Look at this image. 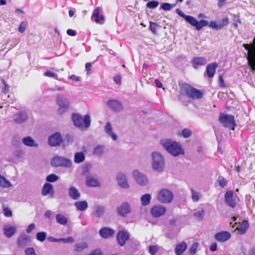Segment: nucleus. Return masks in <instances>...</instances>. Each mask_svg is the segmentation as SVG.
<instances>
[{
	"label": "nucleus",
	"mask_w": 255,
	"mask_h": 255,
	"mask_svg": "<svg viewBox=\"0 0 255 255\" xmlns=\"http://www.w3.org/2000/svg\"><path fill=\"white\" fill-rule=\"evenodd\" d=\"M176 12L179 16L183 18L191 26H194L197 31L201 30L203 27L207 26H209L210 27L216 30H219L223 28L224 26L227 25L229 23L228 18L227 17L221 19L220 21L218 22V23H217L214 21H211L209 23L208 21L204 19L198 21L193 16L185 14L179 8L176 9Z\"/></svg>",
	"instance_id": "obj_1"
},
{
	"label": "nucleus",
	"mask_w": 255,
	"mask_h": 255,
	"mask_svg": "<svg viewBox=\"0 0 255 255\" xmlns=\"http://www.w3.org/2000/svg\"><path fill=\"white\" fill-rule=\"evenodd\" d=\"M161 144L167 152L173 156L176 157L184 154V150L180 144L171 139L161 140Z\"/></svg>",
	"instance_id": "obj_2"
},
{
	"label": "nucleus",
	"mask_w": 255,
	"mask_h": 255,
	"mask_svg": "<svg viewBox=\"0 0 255 255\" xmlns=\"http://www.w3.org/2000/svg\"><path fill=\"white\" fill-rule=\"evenodd\" d=\"M74 125L81 130H86L91 125V117L89 114H86L84 118L77 113H73L71 117Z\"/></svg>",
	"instance_id": "obj_3"
},
{
	"label": "nucleus",
	"mask_w": 255,
	"mask_h": 255,
	"mask_svg": "<svg viewBox=\"0 0 255 255\" xmlns=\"http://www.w3.org/2000/svg\"><path fill=\"white\" fill-rule=\"evenodd\" d=\"M181 93L192 99H200L203 97V93L188 84H183L181 87Z\"/></svg>",
	"instance_id": "obj_4"
},
{
	"label": "nucleus",
	"mask_w": 255,
	"mask_h": 255,
	"mask_svg": "<svg viewBox=\"0 0 255 255\" xmlns=\"http://www.w3.org/2000/svg\"><path fill=\"white\" fill-rule=\"evenodd\" d=\"M218 121L224 127L230 129L234 130L237 126L235 117L233 115L220 113Z\"/></svg>",
	"instance_id": "obj_5"
},
{
	"label": "nucleus",
	"mask_w": 255,
	"mask_h": 255,
	"mask_svg": "<svg viewBox=\"0 0 255 255\" xmlns=\"http://www.w3.org/2000/svg\"><path fill=\"white\" fill-rule=\"evenodd\" d=\"M56 103L58 106L57 113L61 115L68 112L70 107V102L68 99L61 94L56 96Z\"/></svg>",
	"instance_id": "obj_6"
},
{
	"label": "nucleus",
	"mask_w": 255,
	"mask_h": 255,
	"mask_svg": "<svg viewBox=\"0 0 255 255\" xmlns=\"http://www.w3.org/2000/svg\"><path fill=\"white\" fill-rule=\"evenodd\" d=\"M152 168L158 172L162 171L164 169V158L161 154L157 152H153L152 153Z\"/></svg>",
	"instance_id": "obj_7"
},
{
	"label": "nucleus",
	"mask_w": 255,
	"mask_h": 255,
	"mask_svg": "<svg viewBox=\"0 0 255 255\" xmlns=\"http://www.w3.org/2000/svg\"><path fill=\"white\" fill-rule=\"evenodd\" d=\"M51 163L52 166L55 167L61 166L69 168L72 165V162L69 159L60 156L53 157Z\"/></svg>",
	"instance_id": "obj_8"
},
{
	"label": "nucleus",
	"mask_w": 255,
	"mask_h": 255,
	"mask_svg": "<svg viewBox=\"0 0 255 255\" xmlns=\"http://www.w3.org/2000/svg\"><path fill=\"white\" fill-rule=\"evenodd\" d=\"M173 193L168 189H162L158 193L157 199L163 203H169L173 199Z\"/></svg>",
	"instance_id": "obj_9"
},
{
	"label": "nucleus",
	"mask_w": 255,
	"mask_h": 255,
	"mask_svg": "<svg viewBox=\"0 0 255 255\" xmlns=\"http://www.w3.org/2000/svg\"><path fill=\"white\" fill-rule=\"evenodd\" d=\"M62 140L61 133L56 132L49 136L48 144L52 147H55L60 145Z\"/></svg>",
	"instance_id": "obj_10"
},
{
	"label": "nucleus",
	"mask_w": 255,
	"mask_h": 255,
	"mask_svg": "<svg viewBox=\"0 0 255 255\" xmlns=\"http://www.w3.org/2000/svg\"><path fill=\"white\" fill-rule=\"evenodd\" d=\"M166 209L162 205H154L150 209L151 215L154 218H159L165 214Z\"/></svg>",
	"instance_id": "obj_11"
},
{
	"label": "nucleus",
	"mask_w": 255,
	"mask_h": 255,
	"mask_svg": "<svg viewBox=\"0 0 255 255\" xmlns=\"http://www.w3.org/2000/svg\"><path fill=\"white\" fill-rule=\"evenodd\" d=\"M131 212V208L129 203L125 202L117 208V214L119 216L126 217Z\"/></svg>",
	"instance_id": "obj_12"
},
{
	"label": "nucleus",
	"mask_w": 255,
	"mask_h": 255,
	"mask_svg": "<svg viewBox=\"0 0 255 255\" xmlns=\"http://www.w3.org/2000/svg\"><path fill=\"white\" fill-rule=\"evenodd\" d=\"M30 242V237L24 233L21 234L17 240V246L20 248H23L29 245Z\"/></svg>",
	"instance_id": "obj_13"
},
{
	"label": "nucleus",
	"mask_w": 255,
	"mask_h": 255,
	"mask_svg": "<svg viewBox=\"0 0 255 255\" xmlns=\"http://www.w3.org/2000/svg\"><path fill=\"white\" fill-rule=\"evenodd\" d=\"M107 106L114 112H120L124 109L122 103L117 100L111 99L107 102Z\"/></svg>",
	"instance_id": "obj_14"
},
{
	"label": "nucleus",
	"mask_w": 255,
	"mask_h": 255,
	"mask_svg": "<svg viewBox=\"0 0 255 255\" xmlns=\"http://www.w3.org/2000/svg\"><path fill=\"white\" fill-rule=\"evenodd\" d=\"M132 175L134 179L139 185L144 186L147 184L148 180L144 174L135 170L133 171Z\"/></svg>",
	"instance_id": "obj_15"
},
{
	"label": "nucleus",
	"mask_w": 255,
	"mask_h": 255,
	"mask_svg": "<svg viewBox=\"0 0 255 255\" xmlns=\"http://www.w3.org/2000/svg\"><path fill=\"white\" fill-rule=\"evenodd\" d=\"M218 67V63L213 62L208 64L206 66L204 75L208 78H212L214 76L216 69Z\"/></svg>",
	"instance_id": "obj_16"
},
{
	"label": "nucleus",
	"mask_w": 255,
	"mask_h": 255,
	"mask_svg": "<svg viewBox=\"0 0 255 255\" xmlns=\"http://www.w3.org/2000/svg\"><path fill=\"white\" fill-rule=\"evenodd\" d=\"M129 238L128 233L126 231H120L117 235L118 243L121 246H124Z\"/></svg>",
	"instance_id": "obj_17"
},
{
	"label": "nucleus",
	"mask_w": 255,
	"mask_h": 255,
	"mask_svg": "<svg viewBox=\"0 0 255 255\" xmlns=\"http://www.w3.org/2000/svg\"><path fill=\"white\" fill-rule=\"evenodd\" d=\"M28 118L27 112L20 111L14 115L13 119L14 122L16 124H22L25 122Z\"/></svg>",
	"instance_id": "obj_18"
},
{
	"label": "nucleus",
	"mask_w": 255,
	"mask_h": 255,
	"mask_svg": "<svg viewBox=\"0 0 255 255\" xmlns=\"http://www.w3.org/2000/svg\"><path fill=\"white\" fill-rule=\"evenodd\" d=\"M106 211L105 206L101 205H97L93 207L92 215L97 218H101Z\"/></svg>",
	"instance_id": "obj_19"
},
{
	"label": "nucleus",
	"mask_w": 255,
	"mask_h": 255,
	"mask_svg": "<svg viewBox=\"0 0 255 255\" xmlns=\"http://www.w3.org/2000/svg\"><path fill=\"white\" fill-rule=\"evenodd\" d=\"M231 234L227 231H221L215 235V239L219 242H225L231 238Z\"/></svg>",
	"instance_id": "obj_20"
},
{
	"label": "nucleus",
	"mask_w": 255,
	"mask_h": 255,
	"mask_svg": "<svg viewBox=\"0 0 255 255\" xmlns=\"http://www.w3.org/2000/svg\"><path fill=\"white\" fill-rule=\"evenodd\" d=\"M234 192L228 191L225 195V201L226 204L230 207L234 208L236 205L235 201L233 199Z\"/></svg>",
	"instance_id": "obj_21"
},
{
	"label": "nucleus",
	"mask_w": 255,
	"mask_h": 255,
	"mask_svg": "<svg viewBox=\"0 0 255 255\" xmlns=\"http://www.w3.org/2000/svg\"><path fill=\"white\" fill-rule=\"evenodd\" d=\"M248 63L252 72H255V47L252 48L249 56L247 57Z\"/></svg>",
	"instance_id": "obj_22"
},
{
	"label": "nucleus",
	"mask_w": 255,
	"mask_h": 255,
	"mask_svg": "<svg viewBox=\"0 0 255 255\" xmlns=\"http://www.w3.org/2000/svg\"><path fill=\"white\" fill-rule=\"evenodd\" d=\"M117 180L119 185L121 187L125 189L128 188L129 185L127 179L124 174L122 173H118L117 175Z\"/></svg>",
	"instance_id": "obj_23"
},
{
	"label": "nucleus",
	"mask_w": 255,
	"mask_h": 255,
	"mask_svg": "<svg viewBox=\"0 0 255 255\" xmlns=\"http://www.w3.org/2000/svg\"><path fill=\"white\" fill-rule=\"evenodd\" d=\"M207 63L206 58L203 57H193L191 61L193 67L197 69L198 66H203Z\"/></svg>",
	"instance_id": "obj_24"
},
{
	"label": "nucleus",
	"mask_w": 255,
	"mask_h": 255,
	"mask_svg": "<svg viewBox=\"0 0 255 255\" xmlns=\"http://www.w3.org/2000/svg\"><path fill=\"white\" fill-rule=\"evenodd\" d=\"M91 18L97 23H103L104 22V17L103 15L100 14L99 7H97L94 10Z\"/></svg>",
	"instance_id": "obj_25"
},
{
	"label": "nucleus",
	"mask_w": 255,
	"mask_h": 255,
	"mask_svg": "<svg viewBox=\"0 0 255 255\" xmlns=\"http://www.w3.org/2000/svg\"><path fill=\"white\" fill-rule=\"evenodd\" d=\"M187 248V243L183 241L176 245L174 249V252L176 255H182Z\"/></svg>",
	"instance_id": "obj_26"
},
{
	"label": "nucleus",
	"mask_w": 255,
	"mask_h": 255,
	"mask_svg": "<svg viewBox=\"0 0 255 255\" xmlns=\"http://www.w3.org/2000/svg\"><path fill=\"white\" fill-rule=\"evenodd\" d=\"M114 231L109 227H104L99 231L100 235L104 239L112 236L114 234Z\"/></svg>",
	"instance_id": "obj_27"
},
{
	"label": "nucleus",
	"mask_w": 255,
	"mask_h": 255,
	"mask_svg": "<svg viewBox=\"0 0 255 255\" xmlns=\"http://www.w3.org/2000/svg\"><path fill=\"white\" fill-rule=\"evenodd\" d=\"M68 195L71 199L74 200H78L81 196L80 193L75 187H70L69 188Z\"/></svg>",
	"instance_id": "obj_28"
},
{
	"label": "nucleus",
	"mask_w": 255,
	"mask_h": 255,
	"mask_svg": "<svg viewBox=\"0 0 255 255\" xmlns=\"http://www.w3.org/2000/svg\"><path fill=\"white\" fill-rule=\"evenodd\" d=\"M53 193L54 189L52 185L49 183H45L42 187V195L46 196L48 194H52Z\"/></svg>",
	"instance_id": "obj_29"
},
{
	"label": "nucleus",
	"mask_w": 255,
	"mask_h": 255,
	"mask_svg": "<svg viewBox=\"0 0 255 255\" xmlns=\"http://www.w3.org/2000/svg\"><path fill=\"white\" fill-rule=\"evenodd\" d=\"M105 131L106 133L110 136L114 140H116L117 139V135L116 133L113 132V129L112 125L110 122L107 123L105 127Z\"/></svg>",
	"instance_id": "obj_30"
},
{
	"label": "nucleus",
	"mask_w": 255,
	"mask_h": 255,
	"mask_svg": "<svg viewBox=\"0 0 255 255\" xmlns=\"http://www.w3.org/2000/svg\"><path fill=\"white\" fill-rule=\"evenodd\" d=\"M23 143L29 147H37L38 144L35 142V140L30 136H26L22 138Z\"/></svg>",
	"instance_id": "obj_31"
},
{
	"label": "nucleus",
	"mask_w": 255,
	"mask_h": 255,
	"mask_svg": "<svg viewBox=\"0 0 255 255\" xmlns=\"http://www.w3.org/2000/svg\"><path fill=\"white\" fill-rule=\"evenodd\" d=\"M249 227V224L248 221L247 220H243L241 224L236 228V229L240 232L241 235H243L246 233Z\"/></svg>",
	"instance_id": "obj_32"
},
{
	"label": "nucleus",
	"mask_w": 255,
	"mask_h": 255,
	"mask_svg": "<svg viewBox=\"0 0 255 255\" xmlns=\"http://www.w3.org/2000/svg\"><path fill=\"white\" fill-rule=\"evenodd\" d=\"M86 184L88 187H96L100 186L99 181L93 177H88L86 181Z\"/></svg>",
	"instance_id": "obj_33"
},
{
	"label": "nucleus",
	"mask_w": 255,
	"mask_h": 255,
	"mask_svg": "<svg viewBox=\"0 0 255 255\" xmlns=\"http://www.w3.org/2000/svg\"><path fill=\"white\" fill-rule=\"evenodd\" d=\"M74 206L80 211H85L88 207V203L86 201H77L74 203Z\"/></svg>",
	"instance_id": "obj_34"
},
{
	"label": "nucleus",
	"mask_w": 255,
	"mask_h": 255,
	"mask_svg": "<svg viewBox=\"0 0 255 255\" xmlns=\"http://www.w3.org/2000/svg\"><path fill=\"white\" fill-rule=\"evenodd\" d=\"M4 234L7 238H11L16 232V229L14 227H4L3 228Z\"/></svg>",
	"instance_id": "obj_35"
},
{
	"label": "nucleus",
	"mask_w": 255,
	"mask_h": 255,
	"mask_svg": "<svg viewBox=\"0 0 255 255\" xmlns=\"http://www.w3.org/2000/svg\"><path fill=\"white\" fill-rule=\"evenodd\" d=\"M56 222L61 225H66L68 223L67 218L62 214H57L55 217Z\"/></svg>",
	"instance_id": "obj_36"
},
{
	"label": "nucleus",
	"mask_w": 255,
	"mask_h": 255,
	"mask_svg": "<svg viewBox=\"0 0 255 255\" xmlns=\"http://www.w3.org/2000/svg\"><path fill=\"white\" fill-rule=\"evenodd\" d=\"M85 159V155L82 151L77 152L74 155V162L76 163H80L84 161Z\"/></svg>",
	"instance_id": "obj_37"
},
{
	"label": "nucleus",
	"mask_w": 255,
	"mask_h": 255,
	"mask_svg": "<svg viewBox=\"0 0 255 255\" xmlns=\"http://www.w3.org/2000/svg\"><path fill=\"white\" fill-rule=\"evenodd\" d=\"M151 199V196L150 194L146 193L143 195L140 198L141 205L144 206L149 205Z\"/></svg>",
	"instance_id": "obj_38"
},
{
	"label": "nucleus",
	"mask_w": 255,
	"mask_h": 255,
	"mask_svg": "<svg viewBox=\"0 0 255 255\" xmlns=\"http://www.w3.org/2000/svg\"><path fill=\"white\" fill-rule=\"evenodd\" d=\"M88 247V245L87 243L85 242L75 244L74 246V250L77 252H81Z\"/></svg>",
	"instance_id": "obj_39"
},
{
	"label": "nucleus",
	"mask_w": 255,
	"mask_h": 255,
	"mask_svg": "<svg viewBox=\"0 0 255 255\" xmlns=\"http://www.w3.org/2000/svg\"><path fill=\"white\" fill-rule=\"evenodd\" d=\"M176 5V3L171 4L168 2H163L160 5V8L165 11H169Z\"/></svg>",
	"instance_id": "obj_40"
},
{
	"label": "nucleus",
	"mask_w": 255,
	"mask_h": 255,
	"mask_svg": "<svg viewBox=\"0 0 255 255\" xmlns=\"http://www.w3.org/2000/svg\"><path fill=\"white\" fill-rule=\"evenodd\" d=\"M104 152V146L98 145L96 146L93 151V153L94 155L97 156H101L103 154Z\"/></svg>",
	"instance_id": "obj_41"
},
{
	"label": "nucleus",
	"mask_w": 255,
	"mask_h": 255,
	"mask_svg": "<svg viewBox=\"0 0 255 255\" xmlns=\"http://www.w3.org/2000/svg\"><path fill=\"white\" fill-rule=\"evenodd\" d=\"M177 233L175 232L173 228H169L168 229L167 232L165 233L166 238L172 239L176 237Z\"/></svg>",
	"instance_id": "obj_42"
},
{
	"label": "nucleus",
	"mask_w": 255,
	"mask_h": 255,
	"mask_svg": "<svg viewBox=\"0 0 255 255\" xmlns=\"http://www.w3.org/2000/svg\"><path fill=\"white\" fill-rule=\"evenodd\" d=\"M46 233L43 231L38 232L36 235V240L41 242L44 241L46 238Z\"/></svg>",
	"instance_id": "obj_43"
},
{
	"label": "nucleus",
	"mask_w": 255,
	"mask_h": 255,
	"mask_svg": "<svg viewBox=\"0 0 255 255\" xmlns=\"http://www.w3.org/2000/svg\"><path fill=\"white\" fill-rule=\"evenodd\" d=\"M159 3L157 0H153L147 2L146 4V6L149 8L154 9L156 8Z\"/></svg>",
	"instance_id": "obj_44"
},
{
	"label": "nucleus",
	"mask_w": 255,
	"mask_h": 255,
	"mask_svg": "<svg viewBox=\"0 0 255 255\" xmlns=\"http://www.w3.org/2000/svg\"><path fill=\"white\" fill-rule=\"evenodd\" d=\"M58 176L57 175H56V174H50L49 175H48L46 178V180L47 182H55L56 181H57L58 180Z\"/></svg>",
	"instance_id": "obj_45"
},
{
	"label": "nucleus",
	"mask_w": 255,
	"mask_h": 255,
	"mask_svg": "<svg viewBox=\"0 0 255 255\" xmlns=\"http://www.w3.org/2000/svg\"><path fill=\"white\" fill-rule=\"evenodd\" d=\"M192 193L191 198L194 202H197L199 200L200 198V195L199 193L194 190L193 189H191Z\"/></svg>",
	"instance_id": "obj_46"
},
{
	"label": "nucleus",
	"mask_w": 255,
	"mask_h": 255,
	"mask_svg": "<svg viewBox=\"0 0 255 255\" xmlns=\"http://www.w3.org/2000/svg\"><path fill=\"white\" fill-rule=\"evenodd\" d=\"M217 181L219 183V185L221 188H224L226 185V184L227 183V180L224 177H223L222 176H219Z\"/></svg>",
	"instance_id": "obj_47"
},
{
	"label": "nucleus",
	"mask_w": 255,
	"mask_h": 255,
	"mask_svg": "<svg viewBox=\"0 0 255 255\" xmlns=\"http://www.w3.org/2000/svg\"><path fill=\"white\" fill-rule=\"evenodd\" d=\"M194 217L199 221L203 220L204 216V211L202 209L200 211H198L194 214Z\"/></svg>",
	"instance_id": "obj_48"
},
{
	"label": "nucleus",
	"mask_w": 255,
	"mask_h": 255,
	"mask_svg": "<svg viewBox=\"0 0 255 255\" xmlns=\"http://www.w3.org/2000/svg\"><path fill=\"white\" fill-rule=\"evenodd\" d=\"M27 24V22L26 21H23L21 22L18 27V31L21 33H23L26 29Z\"/></svg>",
	"instance_id": "obj_49"
},
{
	"label": "nucleus",
	"mask_w": 255,
	"mask_h": 255,
	"mask_svg": "<svg viewBox=\"0 0 255 255\" xmlns=\"http://www.w3.org/2000/svg\"><path fill=\"white\" fill-rule=\"evenodd\" d=\"M198 243H194L192 246L190 247V249H189V253L192 255H194L196 253V251H197V249L198 247Z\"/></svg>",
	"instance_id": "obj_50"
},
{
	"label": "nucleus",
	"mask_w": 255,
	"mask_h": 255,
	"mask_svg": "<svg viewBox=\"0 0 255 255\" xmlns=\"http://www.w3.org/2000/svg\"><path fill=\"white\" fill-rule=\"evenodd\" d=\"M158 25L156 23L150 21L149 22V29L153 33H155Z\"/></svg>",
	"instance_id": "obj_51"
},
{
	"label": "nucleus",
	"mask_w": 255,
	"mask_h": 255,
	"mask_svg": "<svg viewBox=\"0 0 255 255\" xmlns=\"http://www.w3.org/2000/svg\"><path fill=\"white\" fill-rule=\"evenodd\" d=\"M191 135V130L188 128H184L182 131V135L184 138H188Z\"/></svg>",
	"instance_id": "obj_52"
},
{
	"label": "nucleus",
	"mask_w": 255,
	"mask_h": 255,
	"mask_svg": "<svg viewBox=\"0 0 255 255\" xmlns=\"http://www.w3.org/2000/svg\"><path fill=\"white\" fill-rule=\"evenodd\" d=\"M62 242L64 243H72L74 242V240L72 237H68L66 238H60V242Z\"/></svg>",
	"instance_id": "obj_53"
},
{
	"label": "nucleus",
	"mask_w": 255,
	"mask_h": 255,
	"mask_svg": "<svg viewBox=\"0 0 255 255\" xmlns=\"http://www.w3.org/2000/svg\"><path fill=\"white\" fill-rule=\"evenodd\" d=\"M44 75L47 77H52V78H57V74L56 73H55L53 72H51L50 71H46L44 72Z\"/></svg>",
	"instance_id": "obj_54"
},
{
	"label": "nucleus",
	"mask_w": 255,
	"mask_h": 255,
	"mask_svg": "<svg viewBox=\"0 0 255 255\" xmlns=\"http://www.w3.org/2000/svg\"><path fill=\"white\" fill-rule=\"evenodd\" d=\"M25 255H36L33 248H28L25 250Z\"/></svg>",
	"instance_id": "obj_55"
},
{
	"label": "nucleus",
	"mask_w": 255,
	"mask_h": 255,
	"mask_svg": "<svg viewBox=\"0 0 255 255\" xmlns=\"http://www.w3.org/2000/svg\"><path fill=\"white\" fill-rule=\"evenodd\" d=\"M3 211L4 215L6 217H10L12 215L11 210L7 207L4 208Z\"/></svg>",
	"instance_id": "obj_56"
},
{
	"label": "nucleus",
	"mask_w": 255,
	"mask_h": 255,
	"mask_svg": "<svg viewBox=\"0 0 255 255\" xmlns=\"http://www.w3.org/2000/svg\"><path fill=\"white\" fill-rule=\"evenodd\" d=\"M158 249L155 246H150L149 247V252L151 255H155Z\"/></svg>",
	"instance_id": "obj_57"
},
{
	"label": "nucleus",
	"mask_w": 255,
	"mask_h": 255,
	"mask_svg": "<svg viewBox=\"0 0 255 255\" xmlns=\"http://www.w3.org/2000/svg\"><path fill=\"white\" fill-rule=\"evenodd\" d=\"M114 81L116 84L120 85L122 81L121 75L120 74H117L115 75L114 77Z\"/></svg>",
	"instance_id": "obj_58"
},
{
	"label": "nucleus",
	"mask_w": 255,
	"mask_h": 255,
	"mask_svg": "<svg viewBox=\"0 0 255 255\" xmlns=\"http://www.w3.org/2000/svg\"><path fill=\"white\" fill-rule=\"evenodd\" d=\"M88 255H103V252L101 249H96Z\"/></svg>",
	"instance_id": "obj_59"
},
{
	"label": "nucleus",
	"mask_w": 255,
	"mask_h": 255,
	"mask_svg": "<svg viewBox=\"0 0 255 255\" xmlns=\"http://www.w3.org/2000/svg\"><path fill=\"white\" fill-rule=\"evenodd\" d=\"M67 34L71 36H74L77 34V31L72 29H68L66 31Z\"/></svg>",
	"instance_id": "obj_60"
},
{
	"label": "nucleus",
	"mask_w": 255,
	"mask_h": 255,
	"mask_svg": "<svg viewBox=\"0 0 255 255\" xmlns=\"http://www.w3.org/2000/svg\"><path fill=\"white\" fill-rule=\"evenodd\" d=\"M35 228V225L34 223L30 224L26 228L27 233H30Z\"/></svg>",
	"instance_id": "obj_61"
},
{
	"label": "nucleus",
	"mask_w": 255,
	"mask_h": 255,
	"mask_svg": "<svg viewBox=\"0 0 255 255\" xmlns=\"http://www.w3.org/2000/svg\"><path fill=\"white\" fill-rule=\"evenodd\" d=\"M47 240L49 242H54V243H57V242H60V239H56L53 237H48L47 238Z\"/></svg>",
	"instance_id": "obj_62"
},
{
	"label": "nucleus",
	"mask_w": 255,
	"mask_h": 255,
	"mask_svg": "<svg viewBox=\"0 0 255 255\" xmlns=\"http://www.w3.org/2000/svg\"><path fill=\"white\" fill-rule=\"evenodd\" d=\"M217 244L216 243L214 242L211 244L210 247V250L212 252H215L217 250Z\"/></svg>",
	"instance_id": "obj_63"
},
{
	"label": "nucleus",
	"mask_w": 255,
	"mask_h": 255,
	"mask_svg": "<svg viewBox=\"0 0 255 255\" xmlns=\"http://www.w3.org/2000/svg\"><path fill=\"white\" fill-rule=\"evenodd\" d=\"M91 66H92V64L90 62L86 63L85 64V68H86V70L87 71V74H89L91 71Z\"/></svg>",
	"instance_id": "obj_64"
}]
</instances>
